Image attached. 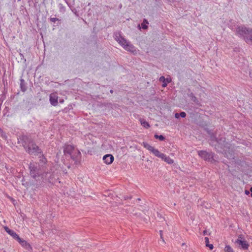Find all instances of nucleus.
Wrapping results in <instances>:
<instances>
[{
  "label": "nucleus",
  "instance_id": "31",
  "mask_svg": "<svg viewBox=\"0 0 252 252\" xmlns=\"http://www.w3.org/2000/svg\"><path fill=\"white\" fill-rule=\"evenodd\" d=\"M50 20L51 22H54V23H55V22H56L57 21H60V20L57 18H50Z\"/></svg>",
  "mask_w": 252,
  "mask_h": 252
},
{
  "label": "nucleus",
  "instance_id": "32",
  "mask_svg": "<svg viewBox=\"0 0 252 252\" xmlns=\"http://www.w3.org/2000/svg\"><path fill=\"white\" fill-rule=\"evenodd\" d=\"M180 117H181L182 118H185L186 116V113L185 112H181L180 113Z\"/></svg>",
  "mask_w": 252,
  "mask_h": 252
},
{
  "label": "nucleus",
  "instance_id": "48",
  "mask_svg": "<svg viewBox=\"0 0 252 252\" xmlns=\"http://www.w3.org/2000/svg\"><path fill=\"white\" fill-rule=\"evenodd\" d=\"M182 246H185V243L182 244Z\"/></svg>",
  "mask_w": 252,
  "mask_h": 252
},
{
  "label": "nucleus",
  "instance_id": "38",
  "mask_svg": "<svg viewBox=\"0 0 252 252\" xmlns=\"http://www.w3.org/2000/svg\"><path fill=\"white\" fill-rule=\"evenodd\" d=\"M1 136H2V137L3 138H4V139H6V137H6V134H5V133H4V134H2Z\"/></svg>",
  "mask_w": 252,
  "mask_h": 252
},
{
  "label": "nucleus",
  "instance_id": "47",
  "mask_svg": "<svg viewBox=\"0 0 252 252\" xmlns=\"http://www.w3.org/2000/svg\"><path fill=\"white\" fill-rule=\"evenodd\" d=\"M193 109H197V108L195 107H193Z\"/></svg>",
  "mask_w": 252,
  "mask_h": 252
},
{
  "label": "nucleus",
  "instance_id": "33",
  "mask_svg": "<svg viewBox=\"0 0 252 252\" xmlns=\"http://www.w3.org/2000/svg\"><path fill=\"white\" fill-rule=\"evenodd\" d=\"M205 242L206 246H207V245H208L209 244V238L208 237H206L205 238Z\"/></svg>",
  "mask_w": 252,
  "mask_h": 252
},
{
  "label": "nucleus",
  "instance_id": "14",
  "mask_svg": "<svg viewBox=\"0 0 252 252\" xmlns=\"http://www.w3.org/2000/svg\"><path fill=\"white\" fill-rule=\"evenodd\" d=\"M189 97L190 98V100L192 101L195 104H196L198 106H201L202 105L199 101L198 100L197 97L194 95L192 93H190V94H188Z\"/></svg>",
  "mask_w": 252,
  "mask_h": 252
},
{
  "label": "nucleus",
  "instance_id": "16",
  "mask_svg": "<svg viewBox=\"0 0 252 252\" xmlns=\"http://www.w3.org/2000/svg\"><path fill=\"white\" fill-rule=\"evenodd\" d=\"M38 156L40 158L39 161V164L42 166L45 164L47 163V160L43 155V153L41 154H39Z\"/></svg>",
  "mask_w": 252,
  "mask_h": 252
},
{
  "label": "nucleus",
  "instance_id": "27",
  "mask_svg": "<svg viewBox=\"0 0 252 252\" xmlns=\"http://www.w3.org/2000/svg\"><path fill=\"white\" fill-rule=\"evenodd\" d=\"M10 236H11L13 238H15V237H16V236H17V234L16 233L13 231V230H11L10 231H9V232H8V233Z\"/></svg>",
  "mask_w": 252,
  "mask_h": 252
},
{
  "label": "nucleus",
  "instance_id": "11",
  "mask_svg": "<svg viewBox=\"0 0 252 252\" xmlns=\"http://www.w3.org/2000/svg\"><path fill=\"white\" fill-rule=\"evenodd\" d=\"M50 102L53 106H56L58 103V97L55 94H51L50 95Z\"/></svg>",
  "mask_w": 252,
  "mask_h": 252
},
{
  "label": "nucleus",
  "instance_id": "24",
  "mask_svg": "<svg viewBox=\"0 0 252 252\" xmlns=\"http://www.w3.org/2000/svg\"><path fill=\"white\" fill-rule=\"evenodd\" d=\"M224 252H234L233 249L229 245H227L225 246V247L224 248Z\"/></svg>",
  "mask_w": 252,
  "mask_h": 252
},
{
  "label": "nucleus",
  "instance_id": "40",
  "mask_svg": "<svg viewBox=\"0 0 252 252\" xmlns=\"http://www.w3.org/2000/svg\"><path fill=\"white\" fill-rule=\"evenodd\" d=\"M245 193H246V194L248 195V194H249L250 192H249V190H245Z\"/></svg>",
  "mask_w": 252,
  "mask_h": 252
},
{
  "label": "nucleus",
  "instance_id": "5",
  "mask_svg": "<svg viewBox=\"0 0 252 252\" xmlns=\"http://www.w3.org/2000/svg\"><path fill=\"white\" fill-rule=\"evenodd\" d=\"M18 140V143L22 144L25 150L34 142L33 140L30 136L26 135L20 136Z\"/></svg>",
  "mask_w": 252,
  "mask_h": 252
},
{
  "label": "nucleus",
  "instance_id": "9",
  "mask_svg": "<svg viewBox=\"0 0 252 252\" xmlns=\"http://www.w3.org/2000/svg\"><path fill=\"white\" fill-rule=\"evenodd\" d=\"M69 156L74 162V164H78L80 163L81 156L79 150H75L74 152Z\"/></svg>",
  "mask_w": 252,
  "mask_h": 252
},
{
  "label": "nucleus",
  "instance_id": "44",
  "mask_svg": "<svg viewBox=\"0 0 252 252\" xmlns=\"http://www.w3.org/2000/svg\"><path fill=\"white\" fill-rule=\"evenodd\" d=\"M165 80H166L167 83H169V81H168V80L167 79H166Z\"/></svg>",
  "mask_w": 252,
  "mask_h": 252
},
{
  "label": "nucleus",
  "instance_id": "21",
  "mask_svg": "<svg viewBox=\"0 0 252 252\" xmlns=\"http://www.w3.org/2000/svg\"><path fill=\"white\" fill-rule=\"evenodd\" d=\"M143 146H144V148H146L147 150H148L149 151H150L151 152H152V151L154 148L153 147L150 145L148 143H147L146 142H143Z\"/></svg>",
  "mask_w": 252,
  "mask_h": 252
},
{
  "label": "nucleus",
  "instance_id": "8",
  "mask_svg": "<svg viewBox=\"0 0 252 252\" xmlns=\"http://www.w3.org/2000/svg\"><path fill=\"white\" fill-rule=\"evenodd\" d=\"M115 39L126 50H130V48L133 47V46L131 45H130L127 42L126 40L120 34L119 35H116Z\"/></svg>",
  "mask_w": 252,
  "mask_h": 252
},
{
  "label": "nucleus",
  "instance_id": "20",
  "mask_svg": "<svg viewBox=\"0 0 252 252\" xmlns=\"http://www.w3.org/2000/svg\"><path fill=\"white\" fill-rule=\"evenodd\" d=\"M141 125L144 127L148 128L150 127V124L144 119H140Z\"/></svg>",
  "mask_w": 252,
  "mask_h": 252
},
{
  "label": "nucleus",
  "instance_id": "4",
  "mask_svg": "<svg viewBox=\"0 0 252 252\" xmlns=\"http://www.w3.org/2000/svg\"><path fill=\"white\" fill-rule=\"evenodd\" d=\"M41 177L43 179V182H48L50 183H53L55 180V175L54 172L51 168L49 170L47 169V171H45L41 174Z\"/></svg>",
  "mask_w": 252,
  "mask_h": 252
},
{
  "label": "nucleus",
  "instance_id": "43",
  "mask_svg": "<svg viewBox=\"0 0 252 252\" xmlns=\"http://www.w3.org/2000/svg\"><path fill=\"white\" fill-rule=\"evenodd\" d=\"M159 234H160V236L162 235V230L159 231Z\"/></svg>",
  "mask_w": 252,
  "mask_h": 252
},
{
  "label": "nucleus",
  "instance_id": "18",
  "mask_svg": "<svg viewBox=\"0 0 252 252\" xmlns=\"http://www.w3.org/2000/svg\"><path fill=\"white\" fill-rule=\"evenodd\" d=\"M20 88L22 92H25L27 90V87L26 86L25 82L22 78L20 79Z\"/></svg>",
  "mask_w": 252,
  "mask_h": 252
},
{
  "label": "nucleus",
  "instance_id": "37",
  "mask_svg": "<svg viewBox=\"0 0 252 252\" xmlns=\"http://www.w3.org/2000/svg\"><path fill=\"white\" fill-rule=\"evenodd\" d=\"M180 117V114L177 113L175 114V117L176 118L178 119V118H179V117Z\"/></svg>",
  "mask_w": 252,
  "mask_h": 252
},
{
  "label": "nucleus",
  "instance_id": "36",
  "mask_svg": "<svg viewBox=\"0 0 252 252\" xmlns=\"http://www.w3.org/2000/svg\"><path fill=\"white\" fill-rule=\"evenodd\" d=\"M207 247H209L210 250H213L214 248V246L212 244H209Z\"/></svg>",
  "mask_w": 252,
  "mask_h": 252
},
{
  "label": "nucleus",
  "instance_id": "7",
  "mask_svg": "<svg viewBox=\"0 0 252 252\" xmlns=\"http://www.w3.org/2000/svg\"><path fill=\"white\" fill-rule=\"evenodd\" d=\"M29 169L31 176L36 180L37 178L41 177V174L39 168L34 164L30 163L29 165Z\"/></svg>",
  "mask_w": 252,
  "mask_h": 252
},
{
  "label": "nucleus",
  "instance_id": "34",
  "mask_svg": "<svg viewBox=\"0 0 252 252\" xmlns=\"http://www.w3.org/2000/svg\"><path fill=\"white\" fill-rule=\"evenodd\" d=\"M4 230H5V231L8 233V232H9V231H10L11 229H10L7 226H5L4 227Z\"/></svg>",
  "mask_w": 252,
  "mask_h": 252
},
{
  "label": "nucleus",
  "instance_id": "6",
  "mask_svg": "<svg viewBox=\"0 0 252 252\" xmlns=\"http://www.w3.org/2000/svg\"><path fill=\"white\" fill-rule=\"evenodd\" d=\"M25 151L30 155H33L36 156L42 153L41 149L39 148L34 142H33L30 147L27 148V150Z\"/></svg>",
  "mask_w": 252,
  "mask_h": 252
},
{
  "label": "nucleus",
  "instance_id": "10",
  "mask_svg": "<svg viewBox=\"0 0 252 252\" xmlns=\"http://www.w3.org/2000/svg\"><path fill=\"white\" fill-rule=\"evenodd\" d=\"M75 151L74 147L70 145H67L64 147L63 153L66 156L67 155L70 156Z\"/></svg>",
  "mask_w": 252,
  "mask_h": 252
},
{
  "label": "nucleus",
  "instance_id": "28",
  "mask_svg": "<svg viewBox=\"0 0 252 252\" xmlns=\"http://www.w3.org/2000/svg\"><path fill=\"white\" fill-rule=\"evenodd\" d=\"M236 240H242L244 241V236L243 235L241 234L238 236V238Z\"/></svg>",
  "mask_w": 252,
  "mask_h": 252
},
{
  "label": "nucleus",
  "instance_id": "30",
  "mask_svg": "<svg viewBox=\"0 0 252 252\" xmlns=\"http://www.w3.org/2000/svg\"><path fill=\"white\" fill-rule=\"evenodd\" d=\"M14 239H15V240H17L19 243H20V242H21L23 239L21 238L19 236V235H17V236H16V237H15Z\"/></svg>",
  "mask_w": 252,
  "mask_h": 252
},
{
  "label": "nucleus",
  "instance_id": "46",
  "mask_svg": "<svg viewBox=\"0 0 252 252\" xmlns=\"http://www.w3.org/2000/svg\"><path fill=\"white\" fill-rule=\"evenodd\" d=\"M124 198H125V199H126L128 198V197H125Z\"/></svg>",
  "mask_w": 252,
  "mask_h": 252
},
{
  "label": "nucleus",
  "instance_id": "1",
  "mask_svg": "<svg viewBox=\"0 0 252 252\" xmlns=\"http://www.w3.org/2000/svg\"><path fill=\"white\" fill-rule=\"evenodd\" d=\"M210 135V144L218 152L222 153L228 159H234L233 151L230 150V144L226 141L223 136L217 137L213 133L209 132Z\"/></svg>",
  "mask_w": 252,
  "mask_h": 252
},
{
  "label": "nucleus",
  "instance_id": "15",
  "mask_svg": "<svg viewBox=\"0 0 252 252\" xmlns=\"http://www.w3.org/2000/svg\"><path fill=\"white\" fill-rule=\"evenodd\" d=\"M19 244L26 250L29 251L32 250V247H31V245L24 239H22V241L20 242Z\"/></svg>",
  "mask_w": 252,
  "mask_h": 252
},
{
  "label": "nucleus",
  "instance_id": "22",
  "mask_svg": "<svg viewBox=\"0 0 252 252\" xmlns=\"http://www.w3.org/2000/svg\"><path fill=\"white\" fill-rule=\"evenodd\" d=\"M149 24L148 21L146 19H144L142 23L141 24L142 28L146 30L148 28V25Z\"/></svg>",
  "mask_w": 252,
  "mask_h": 252
},
{
  "label": "nucleus",
  "instance_id": "29",
  "mask_svg": "<svg viewBox=\"0 0 252 252\" xmlns=\"http://www.w3.org/2000/svg\"><path fill=\"white\" fill-rule=\"evenodd\" d=\"M14 239H15V240H17L19 243H20V242H21L23 239L21 238L19 236V235H17V236H16V237H15Z\"/></svg>",
  "mask_w": 252,
  "mask_h": 252
},
{
  "label": "nucleus",
  "instance_id": "26",
  "mask_svg": "<svg viewBox=\"0 0 252 252\" xmlns=\"http://www.w3.org/2000/svg\"><path fill=\"white\" fill-rule=\"evenodd\" d=\"M165 80L166 79L164 78V76H161L160 78H159V81H162L163 82V84H162V87H165L167 86V83L166 82H165Z\"/></svg>",
  "mask_w": 252,
  "mask_h": 252
},
{
  "label": "nucleus",
  "instance_id": "39",
  "mask_svg": "<svg viewBox=\"0 0 252 252\" xmlns=\"http://www.w3.org/2000/svg\"><path fill=\"white\" fill-rule=\"evenodd\" d=\"M160 236V238H161V239L162 240V241L164 243H165L163 237V235H161V236Z\"/></svg>",
  "mask_w": 252,
  "mask_h": 252
},
{
  "label": "nucleus",
  "instance_id": "3",
  "mask_svg": "<svg viewBox=\"0 0 252 252\" xmlns=\"http://www.w3.org/2000/svg\"><path fill=\"white\" fill-rule=\"evenodd\" d=\"M198 155L204 160L214 163L217 162L216 155L212 152H208L206 151H198Z\"/></svg>",
  "mask_w": 252,
  "mask_h": 252
},
{
  "label": "nucleus",
  "instance_id": "2",
  "mask_svg": "<svg viewBox=\"0 0 252 252\" xmlns=\"http://www.w3.org/2000/svg\"><path fill=\"white\" fill-rule=\"evenodd\" d=\"M237 35L242 37L247 42H252V29L245 26H239L236 30Z\"/></svg>",
  "mask_w": 252,
  "mask_h": 252
},
{
  "label": "nucleus",
  "instance_id": "17",
  "mask_svg": "<svg viewBox=\"0 0 252 252\" xmlns=\"http://www.w3.org/2000/svg\"><path fill=\"white\" fill-rule=\"evenodd\" d=\"M151 152H152L156 157L160 158L164 157V154L160 153L158 149L154 148Z\"/></svg>",
  "mask_w": 252,
  "mask_h": 252
},
{
  "label": "nucleus",
  "instance_id": "19",
  "mask_svg": "<svg viewBox=\"0 0 252 252\" xmlns=\"http://www.w3.org/2000/svg\"><path fill=\"white\" fill-rule=\"evenodd\" d=\"M164 161L166 162L168 164H172L173 163L174 160L171 159L169 157H167L164 154V157L161 158Z\"/></svg>",
  "mask_w": 252,
  "mask_h": 252
},
{
  "label": "nucleus",
  "instance_id": "13",
  "mask_svg": "<svg viewBox=\"0 0 252 252\" xmlns=\"http://www.w3.org/2000/svg\"><path fill=\"white\" fill-rule=\"evenodd\" d=\"M114 157L112 155L107 154L105 155L103 158L104 162L107 164H110L114 161Z\"/></svg>",
  "mask_w": 252,
  "mask_h": 252
},
{
  "label": "nucleus",
  "instance_id": "41",
  "mask_svg": "<svg viewBox=\"0 0 252 252\" xmlns=\"http://www.w3.org/2000/svg\"><path fill=\"white\" fill-rule=\"evenodd\" d=\"M250 76L252 78V70L250 71Z\"/></svg>",
  "mask_w": 252,
  "mask_h": 252
},
{
  "label": "nucleus",
  "instance_id": "45",
  "mask_svg": "<svg viewBox=\"0 0 252 252\" xmlns=\"http://www.w3.org/2000/svg\"><path fill=\"white\" fill-rule=\"evenodd\" d=\"M110 92L112 94L113 93V91L112 90H111Z\"/></svg>",
  "mask_w": 252,
  "mask_h": 252
},
{
  "label": "nucleus",
  "instance_id": "35",
  "mask_svg": "<svg viewBox=\"0 0 252 252\" xmlns=\"http://www.w3.org/2000/svg\"><path fill=\"white\" fill-rule=\"evenodd\" d=\"M203 234L204 235H210V232L208 233V231L206 230H205L203 231Z\"/></svg>",
  "mask_w": 252,
  "mask_h": 252
},
{
  "label": "nucleus",
  "instance_id": "12",
  "mask_svg": "<svg viewBox=\"0 0 252 252\" xmlns=\"http://www.w3.org/2000/svg\"><path fill=\"white\" fill-rule=\"evenodd\" d=\"M235 243L239 244L243 250H247L249 248V244L246 240H236Z\"/></svg>",
  "mask_w": 252,
  "mask_h": 252
},
{
  "label": "nucleus",
  "instance_id": "42",
  "mask_svg": "<svg viewBox=\"0 0 252 252\" xmlns=\"http://www.w3.org/2000/svg\"><path fill=\"white\" fill-rule=\"evenodd\" d=\"M250 191L251 192V196L252 197V187L250 188Z\"/></svg>",
  "mask_w": 252,
  "mask_h": 252
},
{
  "label": "nucleus",
  "instance_id": "25",
  "mask_svg": "<svg viewBox=\"0 0 252 252\" xmlns=\"http://www.w3.org/2000/svg\"><path fill=\"white\" fill-rule=\"evenodd\" d=\"M59 8L61 12H64L65 11V7L62 3L59 4Z\"/></svg>",
  "mask_w": 252,
  "mask_h": 252
},
{
  "label": "nucleus",
  "instance_id": "23",
  "mask_svg": "<svg viewBox=\"0 0 252 252\" xmlns=\"http://www.w3.org/2000/svg\"><path fill=\"white\" fill-rule=\"evenodd\" d=\"M154 137L156 139H158L160 141H163L165 140V138L162 135H158L157 134H155Z\"/></svg>",
  "mask_w": 252,
  "mask_h": 252
}]
</instances>
